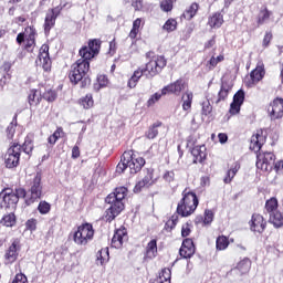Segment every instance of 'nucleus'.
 <instances>
[{
	"instance_id": "1",
	"label": "nucleus",
	"mask_w": 283,
	"mask_h": 283,
	"mask_svg": "<svg viewBox=\"0 0 283 283\" xmlns=\"http://www.w3.org/2000/svg\"><path fill=\"white\" fill-rule=\"evenodd\" d=\"M101 45L103 42L101 39H91L87 45H83L78 50V56L81 59L76 60L69 72V78L73 85H78L82 90L90 87L92 85V78H90V62L95 56L101 54Z\"/></svg>"
},
{
	"instance_id": "2",
	"label": "nucleus",
	"mask_w": 283,
	"mask_h": 283,
	"mask_svg": "<svg viewBox=\"0 0 283 283\" xmlns=\"http://www.w3.org/2000/svg\"><path fill=\"white\" fill-rule=\"evenodd\" d=\"M182 198L177 203L176 213L172 214L168 221L165 223V231L168 233L174 231L176 229V224H178V220L180 218H189L190 216H193L196 213V209H198V206L200 205V200L198 199V195H196L195 191L189 190V188H186L181 192Z\"/></svg>"
},
{
	"instance_id": "3",
	"label": "nucleus",
	"mask_w": 283,
	"mask_h": 283,
	"mask_svg": "<svg viewBox=\"0 0 283 283\" xmlns=\"http://www.w3.org/2000/svg\"><path fill=\"white\" fill-rule=\"evenodd\" d=\"M146 59L150 60L144 67H138L134 71L133 75L128 80L127 87H129V90H134L143 76H146V78H154V76H158V74L167 67V60L165 59V55H155L154 51H148L146 53Z\"/></svg>"
},
{
	"instance_id": "4",
	"label": "nucleus",
	"mask_w": 283,
	"mask_h": 283,
	"mask_svg": "<svg viewBox=\"0 0 283 283\" xmlns=\"http://www.w3.org/2000/svg\"><path fill=\"white\" fill-rule=\"evenodd\" d=\"M266 143L264 129L260 128L251 136L250 149L256 154V169L260 171H273L275 165V154L272 151H263L262 147Z\"/></svg>"
},
{
	"instance_id": "5",
	"label": "nucleus",
	"mask_w": 283,
	"mask_h": 283,
	"mask_svg": "<svg viewBox=\"0 0 283 283\" xmlns=\"http://www.w3.org/2000/svg\"><path fill=\"white\" fill-rule=\"evenodd\" d=\"M127 187L120 186L115 188V190L105 198L106 205L111 206L104 212V222H114V220L118 218V214L125 211V198H127Z\"/></svg>"
},
{
	"instance_id": "6",
	"label": "nucleus",
	"mask_w": 283,
	"mask_h": 283,
	"mask_svg": "<svg viewBox=\"0 0 283 283\" xmlns=\"http://www.w3.org/2000/svg\"><path fill=\"white\" fill-rule=\"evenodd\" d=\"M146 161L145 158L140 157V155L136 154L134 150H125L120 157V163L117 165V171L123 174L127 167L130 170V174H138L142 171L143 167H145Z\"/></svg>"
},
{
	"instance_id": "7",
	"label": "nucleus",
	"mask_w": 283,
	"mask_h": 283,
	"mask_svg": "<svg viewBox=\"0 0 283 283\" xmlns=\"http://www.w3.org/2000/svg\"><path fill=\"white\" fill-rule=\"evenodd\" d=\"M0 198L2 200L0 203L1 209H9L11 211H17L19 199L25 198V188L19 187V188H15V190L8 187L3 188L0 191Z\"/></svg>"
},
{
	"instance_id": "8",
	"label": "nucleus",
	"mask_w": 283,
	"mask_h": 283,
	"mask_svg": "<svg viewBox=\"0 0 283 283\" xmlns=\"http://www.w3.org/2000/svg\"><path fill=\"white\" fill-rule=\"evenodd\" d=\"M264 213L269 216L268 222L273 224L274 229H282L283 212L280 210V201L275 197H271L265 201Z\"/></svg>"
},
{
	"instance_id": "9",
	"label": "nucleus",
	"mask_w": 283,
	"mask_h": 283,
	"mask_svg": "<svg viewBox=\"0 0 283 283\" xmlns=\"http://www.w3.org/2000/svg\"><path fill=\"white\" fill-rule=\"evenodd\" d=\"M94 226L90 222H84L71 235L77 247H87L94 240Z\"/></svg>"
},
{
	"instance_id": "10",
	"label": "nucleus",
	"mask_w": 283,
	"mask_h": 283,
	"mask_svg": "<svg viewBox=\"0 0 283 283\" xmlns=\"http://www.w3.org/2000/svg\"><path fill=\"white\" fill-rule=\"evenodd\" d=\"M41 172H36L33 179L30 181L29 193L25 190L24 205L31 207L36 200H41L43 197V185L41 184Z\"/></svg>"
},
{
	"instance_id": "11",
	"label": "nucleus",
	"mask_w": 283,
	"mask_h": 283,
	"mask_svg": "<svg viewBox=\"0 0 283 283\" xmlns=\"http://www.w3.org/2000/svg\"><path fill=\"white\" fill-rule=\"evenodd\" d=\"M67 6H69V2L66 0H61L59 6L53 7L46 11V14L44 18V24H43L44 34L46 36H50V32H52V28L56 25V19L61 17V12H63V9L67 8Z\"/></svg>"
},
{
	"instance_id": "12",
	"label": "nucleus",
	"mask_w": 283,
	"mask_h": 283,
	"mask_svg": "<svg viewBox=\"0 0 283 283\" xmlns=\"http://www.w3.org/2000/svg\"><path fill=\"white\" fill-rule=\"evenodd\" d=\"M21 249H23L21 239L19 238L11 239V242L8 245V248L4 250V255H3L4 264L7 266L14 264V262L19 260Z\"/></svg>"
},
{
	"instance_id": "13",
	"label": "nucleus",
	"mask_w": 283,
	"mask_h": 283,
	"mask_svg": "<svg viewBox=\"0 0 283 283\" xmlns=\"http://www.w3.org/2000/svg\"><path fill=\"white\" fill-rule=\"evenodd\" d=\"M21 160V145L12 143L4 155V165L7 169H14L19 167Z\"/></svg>"
},
{
	"instance_id": "14",
	"label": "nucleus",
	"mask_w": 283,
	"mask_h": 283,
	"mask_svg": "<svg viewBox=\"0 0 283 283\" xmlns=\"http://www.w3.org/2000/svg\"><path fill=\"white\" fill-rule=\"evenodd\" d=\"M129 240V235L127 234V228L125 226H120L118 229H115L114 235L111 241V247L113 249H123V244Z\"/></svg>"
},
{
	"instance_id": "15",
	"label": "nucleus",
	"mask_w": 283,
	"mask_h": 283,
	"mask_svg": "<svg viewBox=\"0 0 283 283\" xmlns=\"http://www.w3.org/2000/svg\"><path fill=\"white\" fill-rule=\"evenodd\" d=\"M268 114L271 120H277L283 117V98L275 97L268 106Z\"/></svg>"
},
{
	"instance_id": "16",
	"label": "nucleus",
	"mask_w": 283,
	"mask_h": 283,
	"mask_svg": "<svg viewBox=\"0 0 283 283\" xmlns=\"http://www.w3.org/2000/svg\"><path fill=\"white\" fill-rule=\"evenodd\" d=\"M266 76V70L263 63L256 64L255 69L250 72V80L247 82L248 87H255L260 81Z\"/></svg>"
},
{
	"instance_id": "17",
	"label": "nucleus",
	"mask_w": 283,
	"mask_h": 283,
	"mask_svg": "<svg viewBox=\"0 0 283 283\" xmlns=\"http://www.w3.org/2000/svg\"><path fill=\"white\" fill-rule=\"evenodd\" d=\"M39 61L44 72H52V60L50 59V45L42 44L39 51Z\"/></svg>"
},
{
	"instance_id": "18",
	"label": "nucleus",
	"mask_w": 283,
	"mask_h": 283,
	"mask_svg": "<svg viewBox=\"0 0 283 283\" xmlns=\"http://www.w3.org/2000/svg\"><path fill=\"white\" fill-rule=\"evenodd\" d=\"M251 231L254 233H262L266 231V219L260 213H253L249 222Z\"/></svg>"
},
{
	"instance_id": "19",
	"label": "nucleus",
	"mask_w": 283,
	"mask_h": 283,
	"mask_svg": "<svg viewBox=\"0 0 283 283\" xmlns=\"http://www.w3.org/2000/svg\"><path fill=\"white\" fill-rule=\"evenodd\" d=\"M195 254L196 244L193 243V239H185L182 241L181 248L179 249L180 258H184V260H191V258H193Z\"/></svg>"
},
{
	"instance_id": "20",
	"label": "nucleus",
	"mask_w": 283,
	"mask_h": 283,
	"mask_svg": "<svg viewBox=\"0 0 283 283\" xmlns=\"http://www.w3.org/2000/svg\"><path fill=\"white\" fill-rule=\"evenodd\" d=\"M271 19H273V11L269 10L266 6L261 7L255 18L256 28H262Z\"/></svg>"
},
{
	"instance_id": "21",
	"label": "nucleus",
	"mask_w": 283,
	"mask_h": 283,
	"mask_svg": "<svg viewBox=\"0 0 283 283\" xmlns=\"http://www.w3.org/2000/svg\"><path fill=\"white\" fill-rule=\"evenodd\" d=\"M36 36H39L36 28L34 25H27L24 28V32H20L17 35L15 42L18 45H23V43H25V39H36Z\"/></svg>"
},
{
	"instance_id": "22",
	"label": "nucleus",
	"mask_w": 283,
	"mask_h": 283,
	"mask_svg": "<svg viewBox=\"0 0 283 283\" xmlns=\"http://www.w3.org/2000/svg\"><path fill=\"white\" fill-rule=\"evenodd\" d=\"M182 90H185V80L178 78L174 83L161 88V94H176L178 96Z\"/></svg>"
},
{
	"instance_id": "23",
	"label": "nucleus",
	"mask_w": 283,
	"mask_h": 283,
	"mask_svg": "<svg viewBox=\"0 0 283 283\" xmlns=\"http://www.w3.org/2000/svg\"><path fill=\"white\" fill-rule=\"evenodd\" d=\"M191 155L193 156V165L202 164L207 160V147L205 145L196 146L192 148Z\"/></svg>"
},
{
	"instance_id": "24",
	"label": "nucleus",
	"mask_w": 283,
	"mask_h": 283,
	"mask_svg": "<svg viewBox=\"0 0 283 283\" xmlns=\"http://www.w3.org/2000/svg\"><path fill=\"white\" fill-rule=\"evenodd\" d=\"M43 101V94L36 88H31L28 93V104L30 107H39Z\"/></svg>"
},
{
	"instance_id": "25",
	"label": "nucleus",
	"mask_w": 283,
	"mask_h": 283,
	"mask_svg": "<svg viewBox=\"0 0 283 283\" xmlns=\"http://www.w3.org/2000/svg\"><path fill=\"white\" fill-rule=\"evenodd\" d=\"M156 255H158V241L153 239L146 245L144 260H154Z\"/></svg>"
},
{
	"instance_id": "26",
	"label": "nucleus",
	"mask_w": 283,
	"mask_h": 283,
	"mask_svg": "<svg viewBox=\"0 0 283 283\" xmlns=\"http://www.w3.org/2000/svg\"><path fill=\"white\" fill-rule=\"evenodd\" d=\"M12 70V63L3 62L0 66V83L1 85H6L10 78H12V74L10 73Z\"/></svg>"
},
{
	"instance_id": "27",
	"label": "nucleus",
	"mask_w": 283,
	"mask_h": 283,
	"mask_svg": "<svg viewBox=\"0 0 283 283\" xmlns=\"http://www.w3.org/2000/svg\"><path fill=\"white\" fill-rule=\"evenodd\" d=\"M224 15L221 12H214L208 18V25L212 29L222 28Z\"/></svg>"
},
{
	"instance_id": "28",
	"label": "nucleus",
	"mask_w": 283,
	"mask_h": 283,
	"mask_svg": "<svg viewBox=\"0 0 283 283\" xmlns=\"http://www.w3.org/2000/svg\"><path fill=\"white\" fill-rule=\"evenodd\" d=\"M198 10H200V4L198 2H192L184 13L181 14V19H185L186 21H191L196 14H198Z\"/></svg>"
},
{
	"instance_id": "29",
	"label": "nucleus",
	"mask_w": 283,
	"mask_h": 283,
	"mask_svg": "<svg viewBox=\"0 0 283 283\" xmlns=\"http://www.w3.org/2000/svg\"><path fill=\"white\" fill-rule=\"evenodd\" d=\"M238 171H240V163L235 161L232 164L230 169H228L226 177L223 178L224 185H231V182H233V178H235Z\"/></svg>"
},
{
	"instance_id": "30",
	"label": "nucleus",
	"mask_w": 283,
	"mask_h": 283,
	"mask_svg": "<svg viewBox=\"0 0 283 283\" xmlns=\"http://www.w3.org/2000/svg\"><path fill=\"white\" fill-rule=\"evenodd\" d=\"M77 103L83 109H92V107H94V95L87 93L85 96L81 97Z\"/></svg>"
},
{
	"instance_id": "31",
	"label": "nucleus",
	"mask_w": 283,
	"mask_h": 283,
	"mask_svg": "<svg viewBox=\"0 0 283 283\" xmlns=\"http://www.w3.org/2000/svg\"><path fill=\"white\" fill-rule=\"evenodd\" d=\"M0 224H2V227H9V228L15 227L17 214H14V212L3 214V217L0 220Z\"/></svg>"
},
{
	"instance_id": "32",
	"label": "nucleus",
	"mask_w": 283,
	"mask_h": 283,
	"mask_svg": "<svg viewBox=\"0 0 283 283\" xmlns=\"http://www.w3.org/2000/svg\"><path fill=\"white\" fill-rule=\"evenodd\" d=\"M229 244H231L229 237L221 234L216 240V251H227Z\"/></svg>"
},
{
	"instance_id": "33",
	"label": "nucleus",
	"mask_w": 283,
	"mask_h": 283,
	"mask_svg": "<svg viewBox=\"0 0 283 283\" xmlns=\"http://www.w3.org/2000/svg\"><path fill=\"white\" fill-rule=\"evenodd\" d=\"M155 283H171V270L168 268L163 269Z\"/></svg>"
},
{
	"instance_id": "34",
	"label": "nucleus",
	"mask_w": 283,
	"mask_h": 283,
	"mask_svg": "<svg viewBox=\"0 0 283 283\" xmlns=\"http://www.w3.org/2000/svg\"><path fill=\"white\" fill-rule=\"evenodd\" d=\"M59 138H65V130L63 127L59 126L55 132L48 137L49 145H56Z\"/></svg>"
},
{
	"instance_id": "35",
	"label": "nucleus",
	"mask_w": 283,
	"mask_h": 283,
	"mask_svg": "<svg viewBox=\"0 0 283 283\" xmlns=\"http://www.w3.org/2000/svg\"><path fill=\"white\" fill-rule=\"evenodd\" d=\"M96 262L101 264V266L107 264V262H109V249L105 248L99 250L96 254Z\"/></svg>"
},
{
	"instance_id": "36",
	"label": "nucleus",
	"mask_w": 283,
	"mask_h": 283,
	"mask_svg": "<svg viewBox=\"0 0 283 283\" xmlns=\"http://www.w3.org/2000/svg\"><path fill=\"white\" fill-rule=\"evenodd\" d=\"M158 127H163V122H156L151 126H149L145 136L148 140H154L158 136Z\"/></svg>"
},
{
	"instance_id": "37",
	"label": "nucleus",
	"mask_w": 283,
	"mask_h": 283,
	"mask_svg": "<svg viewBox=\"0 0 283 283\" xmlns=\"http://www.w3.org/2000/svg\"><path fill=\"white\" fill-rule=\"evenodd\" d=\"M109 85V78L105 74L97 75V83L94 84V91L101 92L103 87H107Z\"/></svg>"
},
{
	"instance_id": "38",
	"label": "nucleus",
	"mask_w": 283,
	"mask_h": 283,
	"mask_svg": "<svg viewBox=\"0 0 283 283\" xmlns=\"http://www.w3.org/2000/svg\"><path fill=\"white\" fill-rule=\"evenodd\" d=\"M229 92H231V87L227 84H221L220 91L218 92V98L214 102L216 105L222 103L226 98H229Z\"/></svg>"
},
{
	"instance_id": "39",
	"label": "nucleus",
	"mask_w": 283,
	"mask_h": 283,
	"mask_svg": "<svg viewBox=\"0 0 283 283\" xmlns=\"http://www.w3.org/2000/svg\"><path fill=\"white\" fill-rule=\"evenodd\" d=\"M251 259L244 258L243 260L239 261V263L237 264V269L238 271H240V273H242V275H244L245 273H249V271H251Z\"/></svg>"
},
{
	"instance_id": "40",
	"label": "nucleus",
	"mask_w": 283,
	"mask_h": 283,
	"mask_svg": "<svg viewBox=\"0 0 283 283\" xmlns=\"http://www.w3.org/2000/svg\"><path fill=\"white\" fill-rule=\"evenodd\" d=\"M42 98L46 101V103H54V101L59 98V93L54 88H48L43 92Z\"/></svg>"
},
{
	"instance_id": "41",
	"label": "nucleus",
	"mask_w": 283,
	"mask_h": 283,
	"mask_svg": "<svg viewBox=\"0 0 283 283\" xmlns=\"http://www.w3.org/2000/svg\"><path fill=\"white\" fill-rule=\"evenodd\" d=\"M184 103H182V109L184 112H189L191 109V104L193 103V93L186 92L182 96Z\"/></svg>"
},
{
	"instance_id": "42",
	"label": "nucleus",
	"mask_w": 283,
	"mask_h": 283,
	"mask_svg": "<svg viewBox=\"0 0 283 283\" xmlns=\"http://www.w3.org/2000/svg\"><path fill=\"white\" fill-rule=\"evenodd\" d=\"M222 61H224V55L220 54L217 57L212 55L206 65L208 70L212 71L216 70V67H218V63H222Z\"/></svg>"
},
{
	"instance_id": "43",
	"label": "nucleus",
	"mask_w": 283,
	"mask_h": 283,
	"mask_svg": "<svg viewBox=\"0 0 283 283\" xmlns=\"http://www.w3.org/2000/svg\"><path fill=\"white\" fill-rule=\"evenodd\" d=\"M143 23V20L140 18H137L133 22V28L128 34L129 39L134 40L136 36H138V32H140V24Z\"/></svg>"
},
{
	"instance_id": "44",
	"label": "nucleus",
	"mask_w": 283,
	"mask_h": 283,
	"mask_svg": "<svg viewBox=\"0 0 283 283\" xmlns=\"http://www.w3.org/2000/svg\"><path fill=\"white\" fill-rule=\"evenodd\" d=\"M7 138L9 140H12L14 138V134H17V116L13 118V120L8 125L7 127Z\"/></svg>"
},
{
	"instance_id": "45",
	"label": "nucleus",
	"mask_w": 283,
	"mask_h": 283,
	"mask_svg": "<svg viewBox=\"0 0 283 283\" xmlns=\"http://www.w3.org/2000/svg\"><path fill=\"white\" fill-rule=\"evenodd\" d=\"M38 211L41 216H48L52 211V205L48 201H40L38 205Z\"/></svg>"
},
{
	"instance_id": "46",
	"label": "nucleus",
	"mask_w": 283,
	"mask_h": 283,
	"mask_svg": "<svg viewBox=\"0 0 283 283\" xmlns=\"http://www.w3.org/2000/svg\"><path fill=\"white\" fill-rule=\"evenodd\" d=\"M178 28V21L176 19L170 18L168 19L165 24L163 25V30L166 32H174Z\"/></svg>"
},
{
	"instance_id": "47",
	"label": "nucleus",
	"mask_w": 283,
	"mask_h": 283,
	"mask_svg": "<svg viewBox=\"0 0 283 283\" xmlns=\"http://www.w3.org/2000/svg\"><path fill=\"white\" fill-rule=\"evenodd\" d=\"M178 0H161L160 1V10L163 12H171L174 10V3H176Z\"/></svg>"
},
{
	"instance_id": "48",
	"label": "nucleus",
	"mask_w": 283,
	"mask_h": 283,
	"mask_svg": "<svg viewBox=\"0 0 283 283\" xmlns=\"http://www.w3.org/2000/svg\"><path fill=\"white\" fill-rule=\"evenodd\" d=\"M21 151L27 154V156H32V151H34V143H32L31 139H25L21 146Z\"/></svg>"
},
{
	"instance_id": "49",
	"label": "nucleus",
	"mask_w": 283,
	"mask_h": 283,
	"mask_svg": "<svg viewBox=\"0 0 283 283\" xmlns=\"http://www.w3.org/2000/svg\"><path fill=\"white\" fill-rule=\"evenodd\" d=\"M146 171H147V174L142 179V182L147 186V189H149V187H153V185L155 184V181H154V170L147 169Z\"/></svg>"
},
{
	"instance_id": "50",
	"label": "nucleus",
	"mask_w": 283,
	"mask_h": 283,
	"mask_svg": "<svg viewBox=\"0 0 283 283\" xmlns=\"http://www.w3.org/2000/svg\"><path fill=\"white\" fill-rule=\"evenodd\" d=\"M123 1L124 3H130L135 12H140L145 8V3L143 2V0H123Z\"/></svg>"
},
{
	"instance_id": "51",
	"label": "nucleus",
	"mask_w": 283,
	"mask_h": 283,
	"mask_svg": "<svg viewBox=\"0 0 283 283\" xmlns=\"http://www.w3.org/2000/svg\"><path fill=\"white\" fill-rule=\"evenodd\" d=\"M214 216L216 214L213 213V210L206 209L203 216V227H207V224H211V222H213Z\"/></svg>"
},
{
	"instance_id": "52",
	"label": "nucleus",
	"mask_w": 283,
	"mask_h": 283,
	"mask_svg": "<svg viewBox=\"0 0 283 283\" xmlns=\"http://www.w3.org/2000/svg\"><path fill=\"white\" fill-rule=\"evenodd\" d=\"M163 96H167V94H163V93L153 94L147 101V107H153V105H156V103H158V101H160Z\"/></svg>"
},
{
	"instance_id": "53",
	"label": "nucleus",
	"mask_w": 283,
	"mask_h": 283,
	"mask_svg": "<svg viewBox=\"0 0 283 283\" xmlns=\"http://www.w3.org/2000/svg\"><path fill=\"white\" fill-rule=\"evenodd\" d=\"M24 50L32 54L34 52V48H36V39H24Z\"/></svg>"
},
{
	"instance_id": "54",
	"label": "nucleus",
	"mask_w": 283,
	"mask_h": 283,
	"mask_svg": "<svg viewBox=\"0 0 283 283\" xmlns=\"http://www.w3.org/2000/svg\"><path fill=\"white\" fill-rule=\"evenodd\" d=\"M272 41H273V32L266 31L263 36V40H262V48H264V50H266V48H269V45H271Z\"/></svg>"
},
{
	"instance_id": "55",
	"label": "nucleus",
	"mask_w": 283,
	"mask_h": 283,
	"mask_svg": "<svg viewBox=\"0 0 283 283\" xmlns=\"http://www.w3.org/2000/svg\"><path fill=\"white\" fill-rule=\"evenodd\" d=\"M244 96H245L244 92L242 90H239L234 94L232 102L238 103L239 105H244Z\"/></svg>"
},
{
	"instance_id": "56",
	"label": "nucleus",
	"mask_w": 283,
	"mask_h": 283,
	"mask_svg": "<svg viewBox=\"0 0 283 283\" xmlns=\"http://www.w3.org/2000/svg\"><path fill=\"white\" fill-rule=\"evenodd\" d=\"M213 112V106H211V103L209 101H206L202 103V109L201 114L202 116H209Z\"/></svg>"
},
{
	"instance_id": "57",
	"label": "nucleus",
	"mask_w": 283,
	"mask_h": 283,
	"mask_svg": "<svg viewBox=\"0 0 283 283\" xmlns=\"http://www.w3.org/2000/svg\"><path fill=\"white\" fill-rule=\"evenodd\" d=\"M241 107H242V104H238L235 102H232L230 104L229 113L231 114V116H235L237 114H240Z\"/></svg>"
},
{
	"instance_id": "58",
	"label": "nucleus",
	"mask_w": 283,
	"mask_h": 283,
	"mask_svg": "<svg viewBox=\"0 0 283 283\" xmlns=\"http://www.w3.org/2000/svg\"><path fill=\"white\" fill-rule=\"evenodd\" d=\"M36 224H38V221L34 218L27 220L25 222L27 231H36Z\"/></svg>"
},
{
	"instance_id": "59",
	"label": "nucleus",
	"mask_w": 283,
	"mask_h": 283,
	"mask_svg": "<svg viewBox=\"0 0 283 283\" xmlns=\"http://www.w3.org/2000/svg\"><path fill=\"white\" fill-rule=\"evenodd\" d=\"M163 179L166 182H174V180H176V172H174V170H167L164 175H163Z\"/></svg>"
},
{
	"instance_id": "60",
	"label": "nucleus",
	"mask_w": 283,
	"mask_h": 283,
	"mask_svg": "<svg viewBox=\"0 0 283 283\" xmlns=\"http://www.w3.org/2000/svg\"><path fill=\"white\" fill-rule=\"evenodd\" d=\"M12 283H28V276L23 273H18Z\"/></svg>"
},
{
	"instance_id": "61",
	"label": "nucleus",
	"mask_w": 283,
	"mask_h": 283,
	"mask_svg": "<svg viewBox=\"0 0 283 283\" xmlns=\"http://www.w3.org/2000/svg\"><path fill=\"white\" fill-rule=\"evenodd\" d=\"M144 189H147V186L142 180H139L135 185L133 191H134V193H140Z\"/></svg>"
},
{
	"instance_id": "62",
	"label": "nucleus",
	"mask_w": 283,
	"mask_h": 283,
	"mask_svg": "<svg viewBox=\"0 0 283 283\" xmlns=\"http://www.w3.org/2000/svg\"><path fill=\"white\" fill-rule=\"evenodd\" d=\"M191 233V226L189 223H186L181 228V235L182 238H188V235Z\"/></svg>"
},
{
	"instance_id": "63",
	"label": "nucleus",
	"mask_w": 283,
	"mask_h": 283,
	"mask_svg": "<svg viewBox=\"0 0 283 283\" xmlns=\"http://www.w3.org/2000/svg\"><path fill=\"white\" fill-rule=\"evenodd\" d=\"M116 50H117V46H116V39H113V40L109 42L108 54H109L111 56H114V54H116Z\"/></svg>"
},
{
	"instance_id": "64",
	"label": "nucleus",
	"mask_w": 283,
	"mask_h": 283,
	"mask_svg": "<svg viewBox=\"0 0 283 283\" xmlns=\"http://www.w3.org/2000/svg\"><path fill=\"white\" fill-rule=\"evenodd\" d=\"M273 167H274V171H276V174H283V160L275 163L273 165Z\"/></svg>"
}]
</instances>
